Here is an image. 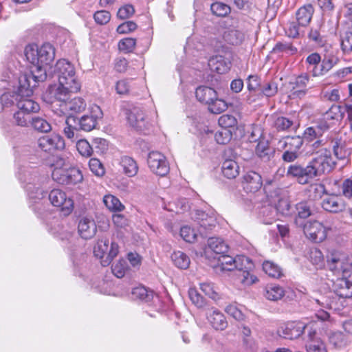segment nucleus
Returning <instances> with one entry per match:
<instances>
[{
  "mask_svg": "<svg viewBox=\"0 0 352 352\" xmlns=\"http://www.w3.org/2000/svg\"><path fill=\"white\" fill-rule=\"evenodd\" d=\"M54 74L58 84L50 90L54 99L64 100L68 93H76L80 89L81 84L76 75L75 68L68 60H58L55 65Z\"/></svg>",
  "mask_w": 352,
  "mask_h": 352,
  "instance_id": "obj_1",
  "label": "nucleus"
},
{
  "mask_svg": "<svg viewBox=\"0 0 352 352\" xmlns=\"http://www.w3.org/2000/svg\"><path fill=\"white\" fill-rule=\"evenodd\" d=\"M217 260L218 267L221 271L235 270L236 276L244 285H251L258 280L257 278L251 274V271L254 269V264L248 257L237 256L232 258L223 254L218 257Z\"/></svg>",
  "mask_w": 352,
  "mask_h": 352,
  "instance_id": "obj_2",
  "label": "nucleus"
},
{
  "mask_svg": "<svg viewBox=\"0 0 352 352\" xmlns=\"http://www.w3.org/2000/svg\"><path fill=\"white\" fill-rule=\"evenodd\" d=\"M28 78L26 76H21L19 78V98L16 100L18 110L33 115L40 111V105L30 96L33 94L34 85L28 83Z\"/></svg>",
  "mask_w": 352,
  "mask_h": 352,
  "instance_id": "obj_3",
  "label": "nucleus"
},
{
  "mask_svg": "<svg viewBox=\"0 0 352 352\" xmlns=\"http://www.w3.org/2000/svg\"><path fill=\"white\" fill-rule=\"evenodd\" d=\"M25 56L32 64L48 66L54 59L55 50L50 43H44L40 47L28 45L25 48Z\"/></svg>",
  "mask_w": 352,
  "mask_h": 352,
  "instance_id": "obj_4",
  "label": "nucleus"
},
{
  "mask_svg": "<svg viewBox=\"0 0 352 352\" xmlns=\"http://www.w3.org/2000/svg\"><path fill=\"white\" fill-rule=\"evenodd\" d=\"M309 162L316 177L330 172L335 166L331 152L327 148L317 151L316 155Z\"/></svg>",
  "mask_w": 352,
  "mask_h": 352,
  "instance_id": "obj_5",
  "label": "nucleus"
},
{
  "mask_svg": "<svg viewBox=\"0 0 352 352\" xmlns=\"http://www.w3.org/2000/svg\"><path fill=\"white\" fill-rule=\"evenodd\" d=\"M286 175L289 178L294 179L301 184H308L316 177L310 162L306 166L295 163L289 165L286 171Z\"/></svg>",
  "mask_w": 352,
  "mask_h": 352,
  "instance_id": "obj_6",
  "label": "nucleus"
},
{
  "mask_svg": "<svg viewBox=\"0 0 352 352\" xmlns=\"http://www.w3.org/2000/svg\"><path fill=\"white\" fill-rule=\"evenodd\" d=\"M52 177L54 181L63 185L76 184L83 179L81 171L70 166H66L65 168L54 169Z\"/></svg>",
  "mask_w": 352,
  "mask_h": 352,
  "instance_id": "obj_7",
  "label": "nucleus"
},
{
  "mask_svg": "<svg viewBox=\"0 0 352 352\" xmlns=\"http://www.w3.org/2000/svg\"><path fill=\"white\" fill-rule=\"evenodd\" d=\"M147 163L150 170L157 175L164 177L169 173L170 167L166 157L158 151L148 153Z\"/></svg>",
  "mask_w": 352,
  "mask_h": 352,
  "instance_id": "obj_8",
  "label": "nucleus"
},
{
  "mask_svg": "<svg viewBox=\"0 0 352 352\" xmlns=\"http://www.w3.org/2000/svg\"><path fill=\"white\" fill-rule=\"evenodd\" d=\"M71 94L72 93H68L64 100L54 99V101L52 102L53 107L55 105L60 106V113L64 114L67 112H70L71 114H72L80 113L86 109V102L84 99L80 97H76L68 100Z\"/></svg>",
  "mask_w": 352,
  "mask_h": 352,
  "instance_id": "obj_9",
  "label": "nucleus"
},
{
  "mask_svg": "<svg viewBox=\"0 0 352 352\" xmlns=\"http://www.w3.org/2000/svg\"><path fill=\"white\" fill-rule=\"evenodd\" d=\"M49 200L54 206L60 208L64 215L69 214L73 210V200L59 189H54L50 192Z\"/></svg>",
  "mask_w": 352,
  "mask_h": 352,
  "instance_id": "obj_10",
  "label": "nucleus"
},
{
  "mask_svg": "<svg viewBox=\"0 0 352 352\" xmlns=\"http://www.w3.org/2000/svg\"><path fill=\"white\" fill-rule=\"evenodd\" d=\"M327 230L329 228L318 221H308L303 226L306 236L315 243H320L326 239Z\"/></svg>",
  "mask_w": 352,
  "mask_h": 352,
  "instance_id": "obj_11",
  "label": "nucleus"
},
{
  "mask_svg": "<svg viewBox=\"0 0 352 352\" xmlns=\"http://www.w3.org/2000/svg\"><path fill=\"white\" fill-rule=\"evenodd\" d=\"M196 221H197L199 234L202 237H207L210 232L217 225L216 218L213 215H209L203 211H197Z\"/></svg>",
  "mask_w": 352,
  "mask_h": 352,
  "instance_id": "obj_12",
  "label": "nucleus"
},
{
  "mask_svg": "<svg viewBox=\"0 0 352 352\" xmlns=\"http://www.w3.org/2000/svg\"><path fill=\"white\" fill-rule=\"evenodd\" d=\"M307 326L301 322H289L281 325L278 329V334L286 339H296L299 338Z\"/></svg>",
  "mask_w": 352,
  "mask_h": 352,
  "instance_id": "obj_13",
  "label": "nucleus"
},
{
  "mask_svg": "<svg viewBox=\"0 0 352 352\" xmlns=\"http://www.w3.org/2000/svg\"><path fill=\"white\" fill-rule=\"evenodd\" d=\"M127 120L129 124L137 130L143 131L147 126L146 116L143 107L133 106L128 110Z\"/></svg>",
  "mask_w": 352,
  "mask_h": 352,
  "instance_id": "obj_14",
  "label": "nucleus"
},
{
  "mask_svg": "<svg viewBox=\"0 0 352 352\" xmlns=\"http://www.w3.org/2000/svg\"><path fill=\"white\" fill-rule=\"evenodd\" d=\"M38 148L45 152L54 150H61L65 147L63 138L58 135H45L40 138L37 142Z\"/></svg>",
  "mask_w": 352,
  "mask_h": 352,
  "instance_id": "obj_15",
  "label": "nucleus"
},
{
  "mask_svg": "<svg viewBox=\"0 0 352 352\" xmlns=\"http://www.w3.org/2000/svg\"><path fill=\"white\" fill-rule=\"evenodd\" d=\"M256 131H253L251 135L250 142H256L257 139L254 137L256 135ZM258 133V142L255 148L256 155L263 161H269L274 155V150L270 146L268 141L263 138H261V134Z\"/></svg>",
  "mask_w": 352,
  "mask_h": 352,
  "instance_id": "obj_16",
  "label": "nucleus"
},
{
  "mask_svg": "<svg viewBox=\"0 0 352 352\" xmlns=\"http://www.w3.org/2000/svg\"><path fill=\"white\" fill-rule=\"evenodd\" d=\"M263 185L261 176L255 171H250L243 177L242 186L247 192H256Z\"/></svg>",
  "mask_w": 352,
  "mask_h": 352,
  "instance_id": "obj_17",
  "label": "nucleus"
},
{
  "mask_svg": "<svg viewBox=\"0 0 352 352\" xmlns=\"http://www.w3.org/2000/svg\"><path fill=\"white\" fill-rule=\"evenodd\" d=\"M322 208L329 212L338 213L345 210L344 201L340 197L335 195H328L322 199L321 203Z\"/></svg>",
  "mask_w": 352,
  "mask_h": 352,
  "instance_id": "obj_18",
  "label": "nucleus"
},
{
  "mask_svg": "<svg viewBox=\"0 0 352 352\" xmlns=\"http://www.w3.org/2000/svg\"><path fill=\"white\" fill-rule=\"evenodd\" d=\"M333 289L337 296L340 298H350L352 297V276L338 278L333 285Z\"/></svg>",
  "mask_w": 352,
  "mask_h": 352,
  "instance_id": "obj_19",
  "label": "nucleus"
},
{
  "mask_svg": "<svg viewBox=\"0 0 352 352\" xmlns=\"http://www.w3.org/2000/svg\"><path fill=\"white\" fill-rule=\"evenodd\" d=\"M78 231L81 238L87 240L94 236L97 227L94 220L84 217L78 223Z\"/></svg>",
  "mask_w": 352,
  "mask_h": 352,
  "instance_id": "obj_20",
  "label": "nucleus"
},
{
  "mask_svg": "<svg viewBox=\"0 0 352 352\" xmlns=\"http://www.w3.org/2000/svg\"><path fill=\"white\" fill-rule=\"evenodd\" d=\"M219 33L226 43L233 45L241 44L244 38V34L234 28H222Z\"/></svg>",
  "mask_w": 352,
  "mask_h": 352,
  "instance_id": "obj_21",
  "label": "nucleus"
},
{
  "mask_svg": "<svg viewBox=\"0 0 352 352\" xmlns=\"http://www.w3.org/2000/svg\"><path fill=\"white\" fill-rule=\"evenodd\" d=\"M207 318L212 327L216 330L223 331L228 327L224 315L217 309H211L207 313Z\"/></svg>",
  "mask_w": 352,
  "mask_h": 352,
  "instance_id": "obj_22",
  "label": "nucleus"
},
{
  "mask_svg": "<svg viewBox=\"0 0 352 352\" xmlns=\"http://www.w3.org/2000/svg\"><path fill=\"white\" fill-rule=\"evenodd\" d=\"M33 67L31 69L30 74H23L22 76H26L28 78V83L30 85H34L36 87V84L39 82H43L47 78L46 67L45 65L39 64H32Z\"/></svg>",
  "mask_w": 352,
  "mask_h": 352,
  "instance_id": "obj_23",
  "label": "nucleus"
},
{
  "mask_svg": "<svg viewBox=\"0 0 352 352\" xmlns=\"http://www.w3.org/2000/svg\"><path fill=\"white\" fill-rule=\"evenodd\" d=\"M314 8L311 4L300 7L296 12V19L301 27H307L311 22Z\"/></svg>",
  "mask_w": 352,
  "mask_h": 352,
  "instance_id": "obj_24",
  "label": "nucleus"
},
{
  "mask_svg": "<svg viewBox=\"0 0 352 352\" xmlns=\"http://www.w3.org/2000/svg\"><path fill=\"white\" fill-rule=\"evenodd\" d=\"M307 352H327L325 343L320 338L316 337V331L309 333V340L306 344Z\"/></svg>",
  "mask_w": 352,
  "mask_h": 352,
  "instance_id": "obj_25",
  "label": "nucleus"
},
{
  "mask_svg": "<svg viewBox=\"0 0 352 352\" xmlns=\"http://www.w3.org/2000/svg\"><path fill=\"white\" fill-rule=\"evenodd\" d=\"M217 95V94L214 89L207 86H200L197 88L195 91L197 99L206 104L211 103L212 100L216 99Z\"/></svg>",
  "mask_w": 352,
  "mask_h": 352,
  "instance_id": "obj_26",
  "label": "nucleus"
},
{
  "mask_svg": "<svg viewBox=\"0 0 352 352\" xmlns=\"http://www.w3.org/2000/svg\"><path fill=\"white\" fill-rule=\"evenodd\" d=\"M208 65L211 70L217 72L218 74H225L230 70V62L227 61L221 56L212 57L209 60Z\"/></svg>",
  "mask_w": 352,
  "mask_h": 352,
  "instance_id": "obj_27",
  "label": "nucleus"
},
{
  "mask_svg": "<svg viewBox=\"0 0 352 352\" xmlns=\"http://www.w3.org/2000/svg\"><path fill=\"white\" fill-rule=\"evenodd\" d=\"M33 115L16 110L12 115V123L13 125L22 127L29 128L31 125Z\"/></svg>",
  "mask_w": 352,
  "mask_h": 352,
  "instance_id": "obj_28",
  "label": "nucleus"
},
{
  "mask_svg": "<svg viewBox=\"0 0 352 352\" xmlns=\"http://www.w3.org/2000/svg\"><path fill=\"white\" fill-rule=\"evenodd\" d=\"M345 256L338 252H332L327 258L329 270L334 272H339L343 270Z\"/></svg>",
  "mask_w": 352,
  "mask_h": 352,
  "instance_id": "obj_29",
  "label": "nucleus"
},
{
  "mask_svg": "<svg viewBox=\"0 0 352 352\" xmlns=\"http://www.w3.org/2000/svg\"><path fill=\"white\" fill-rule=\"evenodd\" d=\"M120 164L123 169V173L129 177H133L138 172V166L137 162L131 157H122L120 159Z\"/></svg>",
  "mask_w": 352,
  "mask_h": 352,
  "instance_id": "obj_30",
  "label": "nucleus"
},
{
  "mask_svg": "<svg viewBox=\"0 0 352 352\" xmlns=\"http://www.w3.org/2000/svg\"><path fill=\"white\" fill-rule=\"evenodd\" d=\"M132 296L133 298L139 299L146 302L155 300H159L158 296H155L153 291L148 290L143 286L134 288L132 291Z\"/></svg>",
  "mask_w": 352,
  "mask_h": 352,
  "instance_id": "obj_31",
  "label": "nucleus"
},
{
  "mask_svg": "<svg viewBox=\"0 0 352 352\" xmlns=\"http://www.w3.org/2000/svg\"><path fill=\"white\" fill-rule=\"evenodd\" d=\"M303 144V138L300 136L289 137L287 136L280 140L278 144L281 148H288L289 150L298 152Z\"/></svg>",
  "mask_w": 352,
  "mask_h": 352,
  "instance_id": "obj_32",
  "label": "nucleus"
},
{
  "mask_svg": "<svg viewBox=\"0 0 352 352\" xmlns=\"http://www.w3.org/2000/svg\"><path fill=\"white\" fill-rule=\"evenodd\" d=\"M221 170L228 179H234L239 174V166L234 160L228 159L223 162Z\"/></svg>",
  "mask_w": 352,
  "mask_h": 352,
  "instance_id": "obj_33",
  "label": "nucleus"
},
{
  "mask_svg": "<svg viewBox=\"0 0 352 352\" xmlns=\"http://www.w3.org/2000/svg\"><path fill=\"white\" fill-rule=\"evenodd\" d=\"M285 295L283 288L276 285H267L264 289L265 297L272 301L280 300Z\"/></svg>",
  "mask_w": 352,
  "mask_h": 352,
  "instance_id": "obj_34",
  "label": "nucleus"
},
{
  "mask_svg": "<svg viewBox=\"0 0 352 352\" xmlns=\"http://www.w3.org/2000/svg\"><path fill=\"white\" fill-rule=\"evenodd\" d=\"M296 209L297 211V216L300 219H306L315 212L314 204L311 201H302L296 204Z\"/></svg>",
  "mask_w": 352,
  "mask_h": 352,
  "instance_id": "obj_35",
  "label": "nucleus"
},
{
  "mask_svg": "<svg viewBox=\"0 0 352 352\" xmlns=\"http://www.w3.org/2000/svg\"><path fill=\"white\" fill-rule=\"evenodd\" d=\"M208 249L217 254H223L228 252V246L225 241L216 237H210L208 240Z\"/></svg>",
  "mask_w": 352,
  "mask_h": 352,
  "instance_id": "obj_36",
  "label": "nucleus"
},
{
  "mask_svg": "<svg viewBox=\"0 0 352 352\" xmlns=\"http://www.w3.org/2000/svg\"><path fill=\"white\" fill-rule=\"evenodd\" d=\"M171 258L175 265L180 269H187L190 263L189 257L181 251L174 252Z\"/></svg>",
  "mask_w": 352,
  "mask_h": 352,
  "instance_id": "obj_37",
  "label": "nucleus"
},
{
  "mask_svg": "<svg viewBox=\"0 0 352 352\" xmlns=\"http://www.w3.org/2000/svg\"><path fill=\"white\" fill-rule=\"evenodd\" d=\"M103 202L106 207L113 212H121L124 209V206L116 197L112 195H105L103 198Z\"/></svg>",
  "mask_w": 352,
  "mask_h": 352,
  "instance_id": "obj_38",
  "label": "nucleus"
},
{
  "mask_svg": "<svg viewBox=\"0 0 352 352\" xmlns=\"http://www.w3.org/2000/svg\"><path fill=\"white\" fill-rule=\"evenodd\" d=\"M97 116L84 115L80 118V129L85 131H91L97 124Z\"/></svg>",
  "mask_w": 352,
  "mask_h": 352,
  "instance_id": "obj_39",
  "label": "nucleus"
},
{
  "mask_svg": "<svg viewBox=\"0 0 352 352\" xmlns=\"http://www.w3.org/2000/svg\"><path fill=\"white\" fill-rule=\"evenodd\" d=\"M30 126L41 133H47L52 129L51 124L46 120L41 117L34 116H33L32 119Z\"/></svg>",
  "mask_w": 352,
  "mask_h": 352,
  "instance_id": "obj_40",
  "label": "nucleus"
},
{
  "mask_svg": "<svg viewBox=\"0 0 352 352\" xmlns=\"http://www.w3.org/2000/svg\"><path fill=\"white\" fill-rule=\"evenodd\" d=\"M336 64L332 58H324L322 60L319 67H314L312 69V74L314 76H322L328 72Z\"/></svg>",
  "mask_w": 352,
  "mask_h": 352,
  "instance_id": "obj_41",
  "label": "nucleus"
},
{
  "mask_svg": "<svg viewBox=\"0 0 352 352\" xmlns=\"http://www.w3.org/2000/svg\"><path fill=\"white\" fill-rule=\"evenodd\" d=\"M263 271L272 278H278L282 276L281 268L276 263L271 261H265L263 263Z\"/></svg>",
  "mask_w": 352,
  "mask_h": 352,
  "instance_id": "obj_42",
  "label": "nucleus"
},
{
  "mask_svg": "<svg viewBox=\"0 0 352 352\" xmlns=\"http://www.w3.org/2000/svg\"><path fill=\"white\" fill-rule=\"evenodd\" d=\"M19 98V91L18 90L16 93H4L0 97V102L3 108L10 107L12 105L15 104L16 106V100H18Z\"/></svg>",
  "mask_w": 352,
  "mask_h": 352,
  "instance_id": "obj_43",
  "label": "nucleus"
},
{
  "mask_svg": "<svg viewBox=\"0 0 352 352\" xmlns=\"http://www.w3.org/2000/svg\"><path fill=\"white\" fill-rule=\"evenodd\" d=\"M109 240L107 238L100 239L94 247V253L99 258H104L109 250Z\"/></svg>",
  "mask_w": 352,
  "mask_h": 352,
  "instance_id": "obj_44",
  "label": "nucleus"
},
{
  "mask_svg": "<svg viewBox=\"0 0 352 352\" xmlns=\"http://www.w3.org/2000/svg\"><path fill=\"white\" fill-rule=\"evenodd\" d=\"M344 112L340 105H332L331 107L324 114V120L328 121L332 120H341L343 118Z\"/></svg>",
  "mask_w": 352,
  "mask_h": 352,
  "instance_id": "obj_45",
  "label": "nucleus"
},
{
  "mask_svg": "<svg viewBox=\"0 0 352 352\" xmlns=\"http://www.w3.org/2000/svg\"><path fill=\"white\" fill-rule=\"evenodd\" d=\"M232 133L231 129H223L217 131L214 134V139L219 144H228L232 139Z\"/></svg>",
  "mask_w": 352,
  "mask_h": 352,
  "instance_id": "obj_46",
  "label": "nucleus"
},
{
  "mask_svg": "<svg viewBox=\"0 0 352 352\" xmlns=\"http://www.w3.org/2000/svg\"><path fill=\"white\" fill-rule=\"evenodd\" d=\"M208 105L209 111L214 114L221 113L226 110L228 107L227 103L224 100L219 99L217 95L216 96V99L212 100V102Z\"/></svg>",
  "mask_w": 352,
  "mask_h": 352,
  "instance_id": "obj_47",
  "label": "nucleus"
},
{
  "mask_svg": "<svg viewBox=\"0 0 352 352\" xmlns=\"http://www.w3.org/2000/svg\"><path fill=\"white\" fill-rule=\"evenodd\" d=\"M210 10L214 15L218 16H226L230 12V6L221 2L213 3Z\"/></svg>",
  "mask_w": 352,
  "mask_h": 352,
  "instance_id": "obj_48",
  "label": "nucleus"
},
{
  "mask_svg": "<svg viewBox=\"0 0 352 352\" xmlns=\"http://www.w3.org/2000/svg\"><path fill=\"white\" fill-rule=\"evenodd\" d=\"M218 123L221 128L230 129L237 124V120L234 116L223 114L219 118Z\"/></svg>",
  "mask_w": 352,
  "mask_h": 352,
  "instance_id": "obj_49",
  "label": "nucleus"
},
{
  "mask_svg": "<svg viewBox=\"0 0 352 352\" xmlns=\"http://www.w3.org/2000/svg\"><path fill=\"white\" fill-rule=\"evenodd\" d=\"M180 236L186 242L193 243L196 241L198 234L194 229L188 226H185L180 229Z\"/></svg>",
  "mask_w": 352,
  "mask_h": 352,
  "instance_id": "obj_50",
  "label": "nucleus"
},
{
  "mask_svg": "<svg viewBox=\"0 0 352 352\" xmlns=\"http://www.w3.org/2000/svg\"><path fill=\"white\" fill-rule=\"evenodd\" d=\"M297 48L292 45V43L287 42H278L273 48L274 52H285L288 54L292 55L297 52Z\"/></svg>",
  "mask_w": 352,
  "mask_h": 352,
  "instance_id": "obj_51",
  "label": "nucleus"
},
{
  "mask_svg": "<svg viewBox=\"0 0 352 352\" xmlns=\"http://www.w3.org/2000/svg\"><path fill=\"white\" fill-rule=\"evenodd\" d=\"M341 49L344 54L352 52V31H347L341 36Z\"/></svg>",
  "mask_w": 352,
  "mask_h": 352,
  "instance_id": "obj_52",
  "label": "nucleus"
},
{
  "mask_svg": "<svg viewBox=\"0 0 352 352\" xmlns=\"http://www.w3.org/2000/svg\"><path fill=\"white\" fill-rule=\"evenodd\" d=\"M89 166L91 171L98 177H102L104 175L105 170L100 162V161L96 158H91L89 162Z\"/></svg>",
  "mask_w": 352,
  "mask_h": 352,
  "instance_id": "obj_53",
  "label": "nucleus"
},
{
  "mask_svg": "<svg viewBox=\"0 0 352 352\" xmlns=\"http://www.w3.org/2000/svg\"><path fill=\"white\" fill-rule=\"evenodd\" d=\"M76 148L79 153L84 157H90L93 153V148L86 140H80L76 144Z\"/></svg>",
  "mask_w": 352,
  "mask_h": 352,
  "instance_id": "obj_54",
  "label": "nucleus"
},
{
  "mask_svg": "<svg viewBox=\"0 0 352 352\" xmlns=\"http://www.w3.org/2000/svg\"><path fill=\"white\" fill-rule=\"evenodd\" d=\"M278 92V84L274 81H270L263 85L261 88V94L267 98L274 96Z\"/></svg>",
  "mask_w": 352,
  "mask_h": 352,
  "instance_id": "obj_55",
  "label": "nucleus"
},
{
  "mask_svg": "<svg viewBox=\"0 0 352 352\" xmlns=\"http://www.w3.org/2000/svg\"><path fill=\"white\" fill-rule=\"evenodd\" d=\"M136 44V40L133 38H126L122 39L118 43V47L120 51L124 53L131 52Z\"/></svg>",
  "mask_w": 352,
  "mask_h": 352,
  "instance_id": "obj_56",
  "label": "nucleus"
},
{
  "mask_svg": "<svg viewBox=\"0 0 352 352\" xmlns=\"http://www.w3.org/2000/svg\"><path fill=\"white\" fill-rule=\"evenodd\" d=\"M293 125L292 120L285 117H278L274 123V126L277 131H285Z\"/></svg>",
  "mask_w": 352,
  "mask_h": 352,
  "instance_id": "obj_57",
  "label": "nucleus"
},
{
  "mask_svg": "<svg viewBox=\"0 0 352 352\" xmlns=\"http://www.w3.org/2000/svg\"><path fill=\"white\" fill-rule=\"evenodd\" d=\"M188 296L192 302L197 307H202L205 305V300L199 292L195 288H190L188 290Z\"/></svg>",
  "mask_w": 352,
  "mask_h": 352,
  "instance_id": "obj_58",
  "label": "nucleus"
},
{
  "mask_svg": "<svg viewBox=\"0 0 352 352\" xmlns=\"http://www.w3.org/2000/svg\"><path fill=\"white\" fill-rule=\"evenodd\" d=\"M93 151L95 150L96 153H104L108 149L107 141L102 138H95L92 141Z\"/></svg>",
  "mask_w": 352,
  "mask_h": 352,
  "instance_id": "obj_59",
  "label": "nucleus"
},
{
  "mask_svg": "<svg viewBox=\"0 0 352 352\" xmlns=\"http://www.w3.org/2000/svg\"><path fill=\"white\" fill-rule=\"evenodd\" d=\"M94 19L97 24L105 25L111 19V14L107 10H99L94 13Z\"/></svg>",
  "mask_w": 352,
  "mask_h": 352,
  "instance_id": "obj_60",
  "label": "nucleus"
},
{
  "mask_svg": "<svg viewBox=\"0 0 352 352\" xmlns=\"http://www.w3.org/2000/svg\"><path fill=\"white\" fill-rule=\"evenodd\" d=\"M225 311L236 320L241 321L243 320L245 318L244 314L234 305H229L226 306V307L225 308Z\"/></svg>",
  "mask_w": 352,
  "mask_h": 352,
  "instance_id": "obj_61",
  "label": "nucleus"
},
{
  "mask_svg": "<svg viewBox=\"0 0 352 352\" xmlns=\"http://www.w3.org/2000/svg\"><path fill=\"white\" fill-rule=\"evenodd\" d=\"M320 138L319 131L314 126L307 128L303 133V139L308 142H313Z\"/></svg>",
  "mask_w": 352,
  "mask_h": 352,
  "instance_id": "obj_62",
  "label": "nucleus"
},
{
  "mask_svg": "<svg viewBox=\"0 0 352 352\" xmlns=\"http://www.w3.org/2000/svg\"><path fill=\"white\" fill-rule=\"evenodd\" d=\"M261 87V79L256 75H250L247 78L248 91H256Z\"/></svg>",
  "mask_w": 352,
  "mask_h": 352,
  "instance_id": "obj_63",
  "label": "nucleus"
},
{
  "mask_svg": "<svg viewBox=\"0 0 352 352\" xmlns=\"http://www.w3.org/2000/svg\"><path fill=\"white\" fill-rule=\"evenodd\" d=\"M342 195L347 198H352V178L346 179L341 186Z\"/></svg>",
  "mask_w": 352,
  "mask_h": 352,
  "instance_id": "obj_64",
  "label": "nucleus"
}]
</instances>
